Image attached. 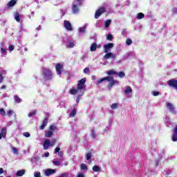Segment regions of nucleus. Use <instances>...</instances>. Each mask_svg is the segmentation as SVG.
Listing matches in <instances>:
<instances>
[{
    "mask_svg": "<svg viewBox=\"0 0 177 177\" xmlns=\"http://www.w3.org/2000/svg\"><path fill=\"white\" fill-rule=\"evenodd\" d=\"M131 44H133L132 39H131L130 38L127 39L126 45H127V46H131Z\"/></svg>",
    "mask_w": 177,
    "mask_h": 177,
    "instance_id": "obj_36",
    "label": "nucleus"
},
{
    "mask_svg": "<svg viewBox=\"0 0 177 177\" xmlns=\"http://www.w3.org/2000/svg\"><path fill=\"white\" fill-rule=\"evenodd\" d=\"M53 135V131H48L45 132L46 138H52Z\"/></svg>",
    "mask_w": 177,
    "mask_h": 177,
    "instance_id": "obj_25",
    "label": "nucleus"
},
{
    "mask_svg": "<svg viewBox=\"0 0 177 177\" xmlns=\"http://www.w3.org/2000/svg\"><path fill=\"white\" fill-rule=\"evenodd\" d=\"M82 5V0H76L72 4V10L74 15L80 12V7Z\"/></svg>",
    "mask_w": 177,
    "mask_h": 177,
    "instance_id": "obj_3",
    "label": "nucleus"
},
{
    "mask_svg": "<svg viewBox=\"0 0 177 177\" xmlns=\"http://www.w3.org/2000/svg\"><path fill=\"white\" fill-rule=\"evenodd\" d=\"M60 15H61V17H63L64 15H66V10H61Z\"/></svg>",
    "mask_w": 177,
    "mask_h": 177,
    "instance_id": "obj_47",
    "label": "nucleus"
},
{
    "mask_svg": "<svg viewBox=\"0 0 177 177\" xmlns=\"http://www.w3.org/2000/svg\"><path fill=\"white\" fill-rule=\"evenodd\" d=\"M81 169H82L83 171H86V169H88V167L86 166V165L82 163L81 165Z\"/></svg>",
    "mask_w": 177,
    "mask_h": 177,
    "instance_id": "obj_41",
    "label": "nucleus"
},
{
    "mask_svg": "<svg viewBox=\"0 0 177 177\" xmlns=\"http://www.w3.org/2000/svg\"><path fill=\"white\" fill-rule=\"evenodd\" d=\"M0 53L1 57H5L8 55V49L5 47V44L3 43L0 44Z\"/></svg>",
    "mask_w": 177,
    "mask_h": 177,
    "instance_id": "obj_5",
    "label": "nucleus"
},
{
    "mask_svg": "<svg viewBox=\"0 0 177 177\" xmlns=\"http://www.w3.org/2000/svg\"><path fill=\"white\" fill-rule=\"evenodd\" d=\"M55 129H56V127H55V125L50 126V131H51V132H53V131H55Z\"/></svg>",
    "mask_w": 177,
    "mask_h": 177,
    "instance_id": "obj_49",
    "label": "nucleus"
},
{
    "mask_svg": "<svg viewBox=\"0 0 177 177\" xmlns=\"http://www.w3.org/2000/svg\"><path fill=\"white\" fill-rule=\"evenodd\" d=\"M111 128V126L106 127L104 129V133L107 132Z\"/></svg>",
    "mask_w": 177,
    "mask_h": 177,
    "instance_id": "obj_55",
    "label": "nucleus"
},
{
    "mask_svg": "<svg viewBox=\"0 0 177 177\" xmlns=\"http://www.w3.org/2000/svg\"><path fill=\"white\" fill-rule=\"evenodd\" d=\"M58 177H68V173H63L59 175Z\"/></svg>",
    "mask_w": 177,
    "mask_h": 177,
    "instance_id": "obj_48",
    "label": "nucleus"
},
{
    "mask_svg": "<svg viewBox=\"0 0 177 177\" xmlns=\"http://www.w3.org/2000/svg\"><path fill=\"white\" fill-rule=\"evenodd\" d=\"M34 177H41V172L35 171L34 173Z\"/></svg>",
    "mask_w": 177,
    "mask_h": 177,
    "instance_id": "obj_45",
    "label": "nucleus"
},
{
    "mask_svg": "<svg viewBox=\"0 0 177 177\" xmlns=\"http://www.w3.org/2000/svg\"><path fill=\"white\" fill-rule=\"evenodd\" d=\"M55 68H56L57 75H60V74H62V71H63V64H57Z\"/></svg>",
    "mask_w": 177,
    "mask_h": 177,
    "instance_id": "obj_12",
    "label": "nucleus"
},
{
    "mask_svg": "<svg viewBox=\"0 0 177 177\" xmlns=\"http://www.w3.org/2000/svg\"><path fill=\"white\" fill-rule=\"evenodd\" d=\"M13 49H15V46L13 45L9 46L8 50H10V52H12V50H13Z\"/></svg>",
    "mask_w": 177,
    "mask_h": 177,
    "instance_id": "obj_52",
    "label": "nucleus"
},
{
    "mask_svg": "<svg viewBox=\"0 0 177 177\" xmlns=\"http://www.w3.org/2000/svg\"><path fill=\"white\" fill-rule=\"evenodd\" d=\"M91 136L93 139H95V138H96V133H95V129H93L91 130Z\"/></svg>",
    "mask_w": 177,
    "mask_h": 177,
    "instance_id": "obj_42",
    "label": "nucleus"
},
{
    "mask_svg": "<svg viewBox=\"0 0 177 177\" xmlns=\"http://www.w3.org/2000/svg\"><path fill=\"white\" fill-rule=\"evenodd\" d=\"M106 39H108V41H113V35H107Z\"/></svg>",
    "mask_w": 177,
    "mask_h": 177,
    "instance_id": "obj_46",
    "label": "nucleus"
},
{
    "mask_svg": "<svg viewBox=\"0 0 177 177\" xmlns=\"http://www.w3.org/2000/svg\"><path fill=\"white\" fill-rule=\"evenodd\" d=\"M117 107H118V103H114L111 106V109H112L113 110H115V109H117Z\"/></svg>",
    "mask_w": 177,
    "mask_h": 177,
    "instance_id": "obj_43",
    "label": "nucleus"
},
{
    "mask_svg": "<svg viewBox=\"0 0 177 177\" xmlns=\"http://www.w3.org/2000/svg\"><path fill=\"white\" fill-rule=\"evenodd\" d=\"M77 177H84V174H82V173H80V174L77 175Z\"/></svg>",
    "mask_w": 177,
    "mask_h": 177,
    "instance_id": "obj_64",
    "label": "nucleus"
},
{
    "mask_svg": "<svg viewBox=\"0 0 177 177\" xmlns=\"http://www.w3.org/2000/svg\"><path fill=\"white\" fill-rule=\"evenodd\" d=\"M14 99L17 103H21L22 100L19 98L17 95H15Z\"/></svg>",
    "mask_w": 177,
    "mask_h": 177,
    "instance_id": "obj_35",
    "label": "nucleus"
},
{
    "mask_svg": "<svg viewBox=\"0 0 177 177\" xmlns=\"http://www.w3.org/2000/svg\"><path fill=\"white\" fill-rule=\"evenodd\" d=\"M17 1L16 0H11L8 2V3L7 4L8 8H12L13 6H15L17 3Z\"/></svg>",
    "mask_w": 177,
    "mask_h": 177,
    "instance_id": "obj_22",
    "label": "nucleus"
},
{
    "mask_svg": "<svg viewBox=\"0 0 177 177\" xmlns=\"http://www.w3.org/2000/svg\"><path fill=\"white\" fill-rule=\"evenodd\" d=\"M20 17H21V15H19L18 12L15 14V19L18 23H20Z\"/></svg>",
    "mask_w": 177,
    "mask_h": 177,
    "instance_id": "obj_29",
    "label": "nucleus"
},
{
    "mask_svg": "<svg viewBox=\"0 0 177 177\" xmlns=\"http://www.w3.org/2000/svg\"><path fill=\"white\" fill-rule=\"evenodd\" d=\"M125 95H129V93H132V88L129 86L125 87L124 89Z\"/></svg>",
    "mask_w": 177,
    "mask_h": 177,
    "instance_id": "obj_18",
    "label": "nucleus"
},
{
    "mask_svg": "<svg viewBox=\"0 0 177 177\" xmlns=\"http://www.w3.org/2000/svg\"><path fill=\"white\" fill-rule=\"evenodd\" d=\"M152 95H153V96H158V95H160V92H158V91H153L152 92Z\"/></svg>",
    "mask_w": 177,
    "mask_h": 177,
    "instance_id": "obj_50",
    "label": "nucleus"
},
{
    "mask_svg": "<svg viewBox=\"0 0 177 177\" xmlns=\"http://www.w3.org/2000/svg\"><path fill=\"white\" fill-rule=\"evenodd\" d=\"M43 78L48 81L49 80H52L53 78V75L52 74V71L48 68H43Z\"/></svg>",
    "mask_w": 177,
    "mask_h": 177,
    "instance_id": "obj_4",
    "label": "nucleus"
},
{
    "mask_svg": "<svg viewBox=\"0 0 177 177\" xmlns=\"http://www.w3.org/2000/svg\"><path fill=\"white\" fill-rule=\"evenodd\" d=\"M144 18H145V14L142 12H139L136 16L137 20H142V19H144Z\"/></svg>",
    "mask_w": 177,
    "mask_h": 177,
    "instance_id": "obj_24",
    "label": "nucleus"
},
{
    "mask_svg": "<svg viewBox=\"0 0 177 177\" xmlns=\"http://www.w3.org/2000/svg\"><path fill=\"white\" fill-rule=\"evenodd\" d=\"M111 24V20H110V19H107L104 22V26H105L106 28H109V27H110Z\"/></svg>",
    "mask_w": 177,
    "mask_h": 177,
    "instance_id": "obj_32",
    "label": "nucleus"
},
{
    "mask_svg": "<svg viewBox=\"0 0 177 177\" xmlns=\"http://www.w3.org/2000/svg\"><path fill=\"white\" fill-rule=\"evenodd\" d=\"M132 55L131 52H128L124 56H123V60H127V59H128V57H129V56H131Z\"/></svg>",
    "mask_w": 177,
    "mask_h": 177,
    "instance_id": "obj_33",
    "label": "nucleus"
},
{
    "mask_svg": "<svg viewBox=\"0 0 177 177\" xmlns=\"http://www.w3.org/2000/svg\"><path fill=\"white\" fill-rule=\"evenodd\" d=\"M8 133V130L6 127H3L1 129V135L3 136V138H6V133Z\"/></svg>",
    "mask_w": 177,
    "mask_h": 177,
    "instance_id": "obj_23",
    "label": "nucleus"
},
{
    "mask_svg": "<svg viewBox=\"0 0 177 177\" xmlns=\"http://www.w3.org/2000/svg\"><path fill=\"white\" fill-rule=\"evenodd\" d=\"M108 75H117V71L114 69L110 70L107 72Z\"/></svg>",
    "mask_w": 177,
    "mask_h": 177,
    "instance_id": "obj_31",
    "label": "nucleus"
},
{
    "mask_svg": "<svg viewBox=\"0 0 177 177\" xmlns=\"http://www.w3.org/2000/svg\"><path fill=\"white\" fill-rule=\"evenodd\" d=\"M24 174H26L25 169L19 170L16 173V176H17V177L23 176V175H24Z\"/></svg>",
    "mask_w": 177,
    "mask_h": 177,
    "instance_id": "obj_21",
    "label": "nucleus"
},
{
    "mask_svg": "<svg viewBox=\"0 0 177 177\" xmlns=\"http://www.w3.org/2000/svg\"><path fill=\"white\" fill-rule=\"evenodd\" d=\"M97 48V45L96 44V43H93L91 46V51L95 52Z\"/></svg>",
    "mask_w": 177,
    "mask_h": 177,
    "instance_id": "obj_30",
    "label": "nucleus"
},
{
    "mask_svg": "<svg viewBox=\"0 0 177 177\" xmlns=\"http://www.w3.org/2000/svg\"><path fill=\"white\" fill-rule=\"evenodd\" d=\"M173 142H177V126L174 129V135L172 138Z\"/></svg>",
    "mask_w": 177,
    "mask_h": 177,
    "instance_id": "obj_19",
    "label": "nucleus"
},
{
    "mask_svg": "<svg viewBox=\"0 0 177 177\" xmlns=\"http://www.w3.org/2000/svg\"><path fill=\"white\" fill-rule=\"evenodd\" d=\"M24 136H25V138H30V133L28 132L24 133Z\"/></svg>",
    "mask_w": 177,
    "mask_h": 177,
    "instance_id": "obj_51",
    "label": "nucleus"
},
{
    "mask_svg": "<svg viewBox=\"0 0 177 177\" xmlns=\"http://www.w3.org/2000/svg\"><path fill=\"white\" fill-rule=\"evenodd\" d=\"M167 108L169 110L170 113L172 114H176V111L175 110V106L170 102H167Z\"/></svg>",
    "mask_w": 177,
    "mask_h": 177,
    "instance_id": "obj_11",
    "label": "nucleus"
},
{
    "mask_svg": "<svg viewBox=\"0 0 177 177\" xmlns=\"http://www.w3.org/2000/svg\"><path fill=\"white\" fill-rule=\"evenodd\" d=\"M13 114H15V112L12 110H10L7 113V115H8V117H12Z\"/></svg>",
    "mask_w": 177,
    "mask_h": 177,
    "instance_id": "obj_44",
    "label": "nucleus"
},
{
    "mask_svg": "<svg viewBox=\"0 0 177 177\" xmlns=\"http://www.w3.org/2000/svg\"><path fill=\"white\" fill-rule=\"evenodd\" d=\"M93 172H99V171H100V167H99L97 165L93 166Z\"/></svg>",
    "mask_w": 177,
    "mask_h": 177,
    "instance_id": "obj_34",
    "label": "nucleus"
},
{
    "mask_svg": "<svg viewBox=\"0 0 177 177\" xmlns=\"http://www.w3.org/2000/svg\"><path fill=\"white\" fill-rule=\"evenodd\" d=\"M106 54L104 56V59H115V55L113 54L111 52L106 53Z\"/></svg>",
    "mask_w": 177,
    "mask_h": 177,
    "instance_id": "obj_15",
    "label": "nucleus"
},
{
    "mask_svg": "<svg viewBox=\"0 0 177 177\" xmlns=\"http://www.w3.org/2000/svg\"><path fill=\"white\" fill-rule=\"evenodd\" d=\"M173 13L174 15H176V13H177V8H173Z\"/></svg>",
    "mask_w": 177,
    "mask_h": 177,
    "instance_id": "obj_60",
    "label": "nucleus"
},
{
    "mask_svg": "<svg viewBox=\"0 0 177 177\" xmlns=\"http://www.w3.org/2000/svg\"><path fill=\"white\" fill-rule=\"evenodd\" d=\"M83 72L84 74H88V73H89V68H85Z\"/></svg>",
    "mask_w": 177,
    "mask_h": 177,
    "instance_id": "obj_53",
    "label": "nucleus"
},
{
    "mask_svg": "<svg viewBox=\"0 0 177 177\" xmlns=\"http://www.w3.org/2000/svg\"><path fill=\"white\" fill-rule=\"evenodd\" d=\"M104 12H106V8H104V7H101L100 8L95 14V19H99V17H100V16H102V15H103V13H104Z\"/></svg>",
    "mask_w": 177,
    "mask_h": 177,
    "instance_id": "obj_7",
    "label": "nucleus"
},
{
    "mask_svg": "<svg viewBox=\"0 0 177 177\" xmlns=\"http://www.w3.org/2000/svg\"><path fill=\"white\" fill-rule=\"evenodd\" d=\"M44 157H49V152H46L44 153Z\"/></svg>",
    "mask_w": 177,
    "mask_h": 177,
    "instance_id": "obj_63",
    "label": "nucleus"
},
{
    "mask_svg": "<svg viewBox=\"0 0 177 177\" xmlns=\"http://www.w3.org/2000/svg\"><path fill=\"white\" fill-rule=\"evenodd\" d=\"M85 82H86V77L79 80L77 88L73 87L71 88L69 93L71 95H75L77 93H80V95H84V93H85Z\"/></svg>",
    "mask_w": 177,
    "mask_h": 177,
    "instance_id": "obj_1",
    "label": "nucleus"
},
{
    "mask_svg": "<svg viewBox=\"0 0 177 177\" xmlns=\"http://www.w3.org/2000/svg\"><path fill=\"white\" fill-rule=\"evenodd\" d=\"M0 75H6V71L3 70L0 71Z\"/></svg>",
    "mask_w": 177,
    "mask_h": 177,
    "instance_id": "obj_54",
    "label": "nucleus"
},
{
    "mask_svg": "<svg viewBox=\"0 0 177 177\" xmlns=\"http://www.w3.org/2000/svg\"><path fill=\"white\" fill-rule=\"evenodd\" d=\"M37 114V109L33 110L32 112H29L28 114V117L31 118V117H34Z\"/></svg>",
    "mask_w": 177,
    "mask_h": 177,
    "instance_id": "obj_27",
    "label": "nucleus"
},
{
    "mask_svg": "<svg viewBox=\"0 0 177 177\" xmlns=\"http://www.w3.org/2000/svg\"><path fill=\"white\" fill-rule=\"evenodd\" d=\"M88 27V24H85L83 26L78 28V35L80 37L84 35L86 32V28Z\"/></svg>",
    "mask_w": 177,
    "mask_h": 177,
    "instance_id": "obj_8",
    "label": "nucleus"
},
{
    "mask_svg": "<svg viewBox=\"0 0 177 177\" xmlns=\"http://www.w3.org/2000/svg\"><path fill=\"white\" fill-rule=\"evenodd\" d=\"M12 151L13 154H15L16 156H19V150H17V148L11 146Z\"/></svg>",
    "mask_w": 177,
    "mask_h": 177,
    "instance_id": "obj_26",
    "label": "nucleus"
},
{
    "mask_svg": "<svg viewBox=\"0 0 177 177\" xmlns=\"http://www.w3.org/2000/svg\"><path fill=\"white\" fill-rule=\"evenodd\" d=\"M13 122L12 121H10L7 123V127H10Z\"/></svg>",
    "mask_w": 177,
    "mask_h": 177,
    "instance_id": "obj_61",
    "label": "nucleus"
},
{
    "mask_svg": "<svg viewBox=\"0 0 177 177\" xmlns=\"http://www.w3.org/2000/svg\"><path fill=\"white\" fill-rule=\"evenodd\" d=\"M63 161H64V159H63V158H55L53 160V165H55V167H61L62 162H63Z\"/></svg>",
    "mask_w": 177,
    "mask_h": 177,
    "instance_id": "obj_10",
    "label": "nucleus"
},
{
    "mask_svg": "<svg viewBox=\"0 0 177 177\" xmlns=\"http://www.w3.org/2000/svg\"><path fill=\"white\" fill-rule=\"evenodd\" d=\"M117 75H118V77L120 78H124V77H125V73H124L122 71L117 73Z\"/></svg>",
    "mask_w": 177,
    "mask_h": 177,
    "instance_id": "obj_38",
    "label": "nucleus"
},
{
    "mask_svg": "<svg viewBox=\"0 0 177 177\" xmlns=\"http://www.w3.org/2000/svg\"><path fill=\"white\" fill-rule=\"evenodd\" d=\"M48 118H45L41 126L40 127V129H45V127H46V125H48Z\"/></svg>",
    "mask_w": 177,
    "mask_h": 177,
    "instance_id": "obj_20",
    "label": "nucleus"
},
{
    "mask_svg": "<svg viewBox=\"0 0 177 177\" xmlns=\"http://www.w3.org/2000/svg\"><path fill=\"white\" fill-rule=\"evenodd\" d=\"M3 97H9V95L8 93L3 94Z\"/></svg>",
    "mask_w": 177,
    "mask_h": 177,
    "instance_id": "obj_62",
    "label": "nucleus"
},
{
    "mask_svg": "<svg viewBox=\"0 0 177 177\" xmlns=\"http://www.w3.org/2000/svg\"><path fill=\"white\" fill-rule=\"evenodd\" d=\"M114 47V44L109 43L104 45V53H109Z\"/></svg>",
    "mask_w": 177,
    "mask_h": 177,
    "instance_id": "obj_6",
    "label": "nucleus"
},
{
    "mask_svg": "<svg viewBox=\"0 0 177 177\" xmlns=\"http://www.w3.org/2000/svg\"><path fill=\"white\" fill-rule=\"evenodd\" d=\"M63 154H64V153H63V151H59L58 152V156H59V157H63Z\"/></svg>",
    "mask_w": 177,
    "mask_h": 177,
    "instance_id": "obj_59",
    "label": "nucleus"
},
{
    "mask_svg": "<svg viewBox=\"0 0 177 177\" xmlns=\"http://www.w3.org/2000/svg\"><path fill=\"white\" fill-rule=\"evenodd\" d=\"M75 95H77L76 97V103H80V100L81 99V96H84V95H80V93H76Z\"/></svg>",
    "mask_w": 177,
    "mask_h": 177,
    "instance_id": "obj_39",
    "label": "nucleus"
},
{
    "mask_svg": "<svg viewBox=\"0 0 177 177\" xmlns=\"http://www.w3.org/2000/svg\"><path fill=\"white\" fill-rule=\"evenodd\" d=\"M104 81H108L109 84H108L109 89H111L115 84H118V81L114 80V77L109 76L103 77L99 80H97V84H102Z\"/></svg>",
    "mask_w": 177,
    "mask_h": 177,
    "instance_id": "obj_2",
    "label": "nucleus"
},
{
    "mask_svg": "<svg viewBox=\"0 0 177 177\" xmlns=\"http://www.w3.org/2000/svg\"><path fill=\"white\" fill-rule=\"evenodd\" d=\"M91 158H92V153L91 152H88L86 154V159L87 160V161H89Z\"/></svg>",
    "mask_w": 177,
    "mask_h": 177,
    "instance_id": "obj_37",
    "label": "nucleus"
},
{
    "mask_svg": "<svg viewBox=\"0 0 177 177\" xmlns=\"http://www.w3.org/2000/svg\"><path fill=\"white\" fill-rule=\"evenodd\" d=\"M164 123L166 127H171V120H169V118L168 116H165V118L164 119Z\"/></svg>",
    "mask_w": 177,
    "mask_h": 177,
    "instance_id": "obj_17",
    "label": "nucleus"
},
{
    "mask_svg": "<svg viewBox=\"0 0 177 177\" xmlns=\"http://www.w3.org/2000/svg\"><path fill=\"white\" fill-rule=\"evenodd\" d=\"M64 27L67 31H73V26L71 23L67 20L64 21Z\"/></svg>",
    "mask_w": 177,
    "mask_h": 177,
    "instance_id": "obj_9",
    "label": "nucleus"
},
{
    "mask_svg": "<svg viewBox=\"0 0 177 177\" xmlns=\"http://www.w3.org/2000/svg\"><path fill=\"white\" fill-rule=\"evenodd\" d=\"M49 146H50V140L49 139H46L44 142L43 147L44 150H48L49 149Z\"/></svg>",
    "mask_w": 177,
    "mask_h": 177,
    "instance_id": "obj_16",
    "label": "nucleus"
},
{
    "mask_svg": "<svg viewBox=\"0 0 177 177\" xmlns=\"http://www.w3.org/2000/svg\"><path fill=\"white\" fill-rule=\"evenodd\" d=\"M5 77H3V75H0V84H2L3 80Z\"/></svg>",
    "mask_w": 177,
    "mask_h": 177,
    "instance_id": "obj_56",
    "label": "nucleus"
},
{
    "mask_svg": "<svg viewBox=\"0 0 177 177\" xmlns=\"http://www.w3.org/2000/svg\"><path fill=\"white\" fill-rule=\"evenodd\" d=\"M66 46V48H74V40L68 39Z\"/></svg>",
    "mask_w": 177,
    "mask_h": 177,
    "instance_id": "obj_14",
    "label": "nucleus"
},
{
    "mask_svg": "<svg viewBox=\"0 0 177 177\" xmlns=\"http://www.w3.org/2000/svg\"><path fill=\"white\" fill-rule=\"evenodd\" d=\"M54 174H56V169H46L44 172L46 176H50V175H54Z\"/></svg>",
    "mask_w": 177,
    "mask_h": 177,
    "instance_id": "obj_13",
    "label": "nucleus"
},
{
    "mask_svg": "<svg viewBox=\"0 0 177 177\" xmlns=\"http://www.w3.org/2000/svg\"><path fill=\"white\" fill-rule=\"evenodd\" d=\"M75 114H77V109L75 106H74L73 110H72L71 113L69 114V117H75Z\"/></svg>",
    "mask_w": 177,
    "mask_h": 177,
    "instance_id": "obj_28",
    "label": "nucleus"
},
{
    "mask_svg": "<svg viewBox=\"0 0 177 177\" xmlns=\"http://www.w3.org/2000/svg\"><path fill=\"white\" fill-rule=\"evenodd\" d=\"M59 151H60V148L57 147V148L55 149L54 153H59Z\"/></svg>",
    "mask_w": 177,
    "mask_h": 177,
    "instance_id": "obj_57",
    "label": "nucleus"
},
{
    "mask_svg": "<svg viewBox=\"0 0 177 177\" xmlns=\"http://www.w3.org/2000/svg\"><path fill=\"white\" fill-rule=\"evenodd\" d=\"M56 144V140H53L52 142H50V146L52 147Z\"/></svg>",
    "mask_w": 177,
    "mask_h": 177,
    "instance_id": "obj_58",
    "label": "nucleus"
},
{
    "mask_svg": "<svg viewBox=\"0 0 177 177\" xmlns=\"http://www.w3.org/2000/svg\"><path fill=\"white\" fill-rule=\"evenodd\" d=\"M0 115H3V117H5V115H6V112H5V109H0Z\"/></svg>",
    "mask_w": 177,
    "mask_h": 177,
    "instance_id": "obj_40",
    "label": "nucleus"
}]
</instances>
